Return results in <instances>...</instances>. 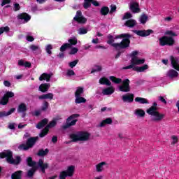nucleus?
Segmentation results:
<instances>
[{"label": "nucleus", "instance_id": "nucleus-1", "mask_svg": "<svg viewBox=\"0 0 179 179\" xmlns=\"http://www.w3.org/2000/svg\"><path fill=\"white\" fill-rule=\"evenodd\" d=\"M108 44L114 47L116 50H122L128 48L129 44H131V35L129 34H122L120 35H117L115 37L109 35L108 36Z\"/></svg>", "mask_w": 179, "mask_h": 179}, {"label": "nucleus", "instance_id": "nucleus-2", "mask_svg": "<svg viewBox=\"0 0 179 179\" xmlns=\"http://www.w3.org/2000/svg\"><path fill=\"white\" fill-rule=\"evenodd\" d=\"M72 142H87L90 140V133L87 131H78L70 134Z\"/></svg>", "mask_w": 179, "mask_h": 179}, {"label": "nucleus", "instance_id": "nucleus-3", "mask_svg": "<svg viewBox=\"0 0 179 179\" xmlns=\"http://www.w3.org/2000/svg\"><path fill=\"white\" fill-rule=\"evenodd\" d=\"M138 55H139L138 51H134L131 54V64L127 66L123 67V69H132L134 71V68H136V65H142L145 64V59L138 58Z\"/></svg>", "mask_w": 179, "mask_h": 179}, {"label": "nucleus", "instance_id": "nucleus-4", "mask_svg": "<svg viewBox=\"0 0 179 179\" xmlns=\"http://www.w3.org/2000/svg\"><path fill=\"white\" fill-rule=\"evenodd\" d=\"M0 157L1 159L6 157L7 162L10 164H19L21 160L19 156L16 157L15 159H13V154L8 150L0 153Z\"/></svg>", "mask_w": 179, "mask_h": 179}, {"label": "nucleus", "instance_id": "nucleus-5", "mask_svg": "<svg viewBox=\"0 0 179 179\" xmlns=\"http://www.w3.org/2000/svg\"><path fill=\"white\" fill-rule=\"evenodd\" d=\"M147 114L150 115V119L152 122H160L163 121L164 117H166L164 113H160L158 110L147 112Z\"/></svg>", "mask_w": 179, "mask_h": 179}, {"label": "nucleus", "instance_id": "nucleus-6", "mask_svg": "<svg viewBox=\"0 0 179 179\" xmlns=\"http://www.w3.org/2000/svg\"><path fill=\"white\" fill-rule=\"evenodd\" d=\"M59 120H61L59 117L54 118L39 134L40 138H44V136L48 134L50 128H54V127L57 125V122L59 121Z\"/></svg>", "mask_w": 179, "mask_h": 179}, {"label": "nucleus", "instance_id": "nucleus-7", "mask_svg": "<svg viewBox=\"0 0 179 179\" xmlns=\"http://www.w3.org/2000/svg\"><path fill=\"white\" fill-rule=\"evenodd\" d=\"M38 140V137H31L27 140V144H22L18 147V148L20 150H28L30 148H33V145Z\"/></svg>", "mask_w": 179, "mask_h": 179}, {"label": "nucleus", "instance_id": "nucleus-8", "mask_svg": "<svg viewBox=\"0 0 179 179\" xmlns=\"http://www.w3.org/2000/svg\"><path fill=\"white\" fill-rule=\"evenodd\" d=\"M27 163L28 166H29L30 167H32L31 169L28 171L27 176H28V177H33L34 173L37 170V165L36 164L35 162H33L31 157H29L27 159Z\"/></svg>", "mask_w": 179, "mask_h": 179}, {"label": "nucleus", "instance_id": "nucleus-9", "mask_svg": "<svg viewBox=\"0 0 179 179\" xmlns=\"http://www.w3.org/2000/svg\"><path fill=\"white\" fill-rule=\"evenodd\" d=\"M79 114H73L70 117L66 119V124L64 128H69V127H73V125H76V122H78V118H79Z\"/></svg>", "mask_w": 179, "mask_h": 179}, {"label": "nucleus", "instance_id": "nucleus-10", "mask_svg": "<svg viewBox=\"0 0 179 179\" xmlns=\"http://www.w3.org/2000/svg\"><path fill=\"white\" fill-rule=\"evenodd\" d=\"M159 45L164 47V45H173L174 44V38L170 36H162L159 38Z\"/></svg>", "mask_w": 179, "mask_h": 179}, {"label": "nucleus", "instance_id": "nucleus-11", "mask_svg": "<svg viewBox=\"0 0 179 179\" xmlns=\"http://www.w3.org/2000/svg\"><path fill=\"white\" fill-rule=\"evenodd\" d=\"M120 92H123L124 93H128L131 92V87H129V80L125 79L122 82V85L118 86Z\"/></svg>", "mask_w": 179, "mask_h": 179}, {"label": "nucleus", "instance_id": "nucleus-12", "mask_svg": "<svg viewBox=\"0 0 179 179\" xmlns=\"http://www.w3.org/2000/svg\"><path fill=\"white\" fill-rule=\"evenodd\" d=\"M106 169H108V164L106 162H101L95 165L96 173H103Z\"/></svg>", "mask_w": 179, "mask_h": 179}, {"label": "nucleus", "instance_id": "nucleus-13", "mask_svg": "<svg viewBox=\"0 0 179 179\" xmlns=\"http://www.w3.org/2000/svg\"><path fill=\"white\" fill-rule=\"evenodd\" d=\"M76 22H78V23H80L81 24H85L87 22V19L86 17H83L82 15V12L80 11H77L76 15L73 18Z\"/></svg>", "mask_w": 179, "mask_h": 179}, {"label": "nucleus", "instance_id": "nucleus-14", "mask_svg": "<svg viewBox=\"0 0 179 179\" xmlns=\"http://www.w3.org/2000/svg\"><path fill=\"white\" fill-rule=\"evenodd\" d=\"M129 9L133 13H141V8H139V3L136 1H131L129 3Z\"/></svg>", "mask_w": 179, "mask_h": 179}, {"label": "nucleus", "instance_id": "nucleus-15", "mask_svg": "<svg viewBox=\"0 0 179 179\" xmlns=\"http://www.w3.org/2000/svg\"><path fill=\"white\" fill-rule=\"evenodd\" d=\"M75 170H76L75 166L71 165L67 166V169L66 171H63L61 173H64L66 177H73V175L75 174Z\"/></svg>", "mask_w": 179, "mask_h": 179}, {"label": "nucleus", "instance_id": "nucleus-16", "mask_svg": "<svg viewBox=\"0 0 179 179\" xmlns=\"http://www.w3.org/2000/svg\"><path fill=\"white\" fill-rule=\"evenodd\" d=\"M36 164V169H41L42 173H45V170L48 169V163L44 162V159H39L38 162Z\"/></svg>", "mask_w": 179, "mask_h": 179}, {"label": "nucleus", "instance_id": "nucleus-17", "mask_svg": "<svg viewBox=\"0 0 179 179\" xmlns=\"http://www.w3.org/2000/svg\"><path fill=\"white\" fill-rule=\"evenodd\" d=\"M15 94L12 92H7L4 96L0 101V104L5 106V104H8V101H9V98L13 97Z\"/></svg>", "mask_w": 179, "mask_h": 179}, {"label": "nucleus", "instance_id": "nucleus-18", "mask_svg": "<svg viewBox=\"0 0 179 179\" xmlns=\"http://www.w3.org/2000/svg\"><path fill=\"white\" fill-rule=\"evenodd\" d=\"M121 97L123 103H132V101H134L135 95H134L132 93H127L122 95Z\"/></svg>", "mask_w": 179, "mask_h": 179}, {"label": "nucleus", "instance_id": "nucleus-19", "mask_svg": "<svg viewBox=\"0 0 179 179\" xmlns=\"http://www.w3.org/2000/svg\"><path fill=\"white\" fill-rule=\"evenodd\" d=\"M134 33L137 34V36H140L141 37H147V36H150V34L153 33V31L152 29H148V30H136L134 31Z\"/></svg>", "mask_w": 179, "mask_h": 179}, {"label": "nucleus", "instance_id": "nucleus-20", "mask_svg": "<svg viewBox=\"0 0 179 179\" xmlns=\"http://www.w3.org/2000/svg\"><path fill=\"white\" fill-rule=\"evenodd\" d=\"M134 114L137 118H143L145 115V110H143L141 108H136V110H134Z\"/></svg>", "mask_w": 179, "mask_h": 179}, {"label": "nucleus", "instance_id": "nucleus-21", "mask_svg": "<svg viewBox=\"0 0 179 179\" xmlns=\"http://www.w3.org/2000/svg\"><path fill=\"white\" fill-rule=\"evenodd\" d=\"M171 62L173 68L176 69V71H179V59L177 57H171Z\"/></svg>", "mask_w": 179, "mask_h": 179}, {"label": "nucleus", "instance_id": "nucleus-22", "mask_svg": "<svg viewBox=\"0 0 179 179\" xmlns=\"http://www.w3.org/2000/svg\"><path fill=\"white\" fill-rule=\"evenodd\" d=\"M114 92H115V89H114V87H109L102 90V94H103V96H108L113 94Z\"/></svg>", "mask_w": 179, "mask_h": 179}, {"label": "nucleus", "instance_id": "nucleus-23", "mask_svg": "<svg viewBox=\"0 0 179 179\" xmlns=\"http://www.w3.org/2000/svg\"><path fill=\"white\" fill-rule=\"evenodd\" d=\"M40 100H52L54 99V94L52 93H48L45 94H43L38 96Z\"/></svg>", "mask_w": 179, "mask_h": 179}, {"label": "nucleus", "instance_id": "nucleus-24", "mask_svg": "<svg viewBox=\"0 0 179 179\" xmlns=\"http://www.w3.org/2000/svg\"><path fill=\"white\" fill-rule=\"evenodd\" d=\"M50 86L51 85L48 83L41 84L39 86V90L40 92H42V93H45V92H48V89H50Z\"/></svg>", "mask_w": 179, "mask_h": 179}, {"label": "nucleus", "instance_id": "nucleus-25", "mask_svg": "<svg viewBox=\"0 0 179 179\" xmlns=\"http://www.w3.org/2000/svg\"><path fill=\"white\" fill-rule=\"evenodd\" d=\"M51 79V74H48L47 73H43L40 77L39 80H46V82H50Z\"/></svg>", "mask_w": 179, "mask_h": 179}, {"label": "nucleus", "instance_id": "nucleus-26", "mask_svg": "<svg viewBox=\"0 0 179 179\" xmlns=\"http://www.w3.org/2000/svg\"><path fill=\"white\" fill-rule=\"evenodd\" d=\"M149 66H148V64H145L142 66H136V67H134V70L136 72H144V71H146V69H148Z\"/></svg>", "mask_w": 179, "mask_h": 179}, {"label": "nucleus", "instance_id": "nucleus-27", "mask_svg": "<svg viewBox=\"0 0 179 179\" xmlns=\"http://www.w3.org/2000/svg\"><path fill=\"white\" fill-rule=\"evenodd\" d=\"M134 101L136 103H140V104H149V101L145 98L142 97H136Z\"/></svg>", "mask_w": 179, "mask_h": 179}, {"label": "nucleus", "instance_id": "nucleus-28", "mask_svg": "<svg viewBox=\"0 0 179 179\" xmlns=\"http://www.w3.org/2000/svg\"><path fill=\"white\" fill-rule=\"evenodd\" d=\"M26 111H27V106H26V103H22L18 106V113H26Z\"/></svg>", "mask_w": 179, "mask_h": 179}, {"label": "nucleus", "instance_id": "nucleus-29", "mask_svg": "<svg viewBox=\"0 0 179 179\" xmlns=\"http://www.w3.org/2000/svg\"><path fill=\"white\" fill-rule=\"evenodd\" d=\"M19 19H21L22 20H24V22H29L30 20L31 17L27 13H22L20 15H18Z\"/></svg>", "mask_w": 179, "mask_h": 179}, {"label": "nucleus", "instance_id": "nucleus-30", "mask_svg": "<svg viewBox=\"0 0 179 179\" xmlns=\"http://www.w3.org/2000/svg\"><path fill=\"white\" fill-rule=\"evenodd\" d=\"M112 123H113V120L111 119V117H108L100 123V127H106V125H108Z\"/></svg>", "mask_w": 179, "mask_h": 179}, {"label": "nucleus", "instance_id": "nucleus-31", "mask_svg": "<svg viewBox=\"0 0 179 179\" xmlns=\"http://www.w3.org/2000/svg\"><path fill=\"white\" fill-rule=\"evenodd\" d=\"M13 113H15V108H12L8 112H0V117H8V115H10V114H13Z\"/></svg>", "mask_w": 179, "mask_h": 179}, {"label": "nucleus", "instance_id": "nucleus-32", "mask_svg": "<svg viewBox=\"0 0 179 179\" xmlns=\"http://www.w3.org/2000/svg\"><path fill=\"white\" fill-rule=\"evenodd\" d=\"M99 83L101 85H106V86H111V82L104 77L99 79Z\"/></svg>", "mask_w": 179, "mask_h": 179}, {"label": "nucleus", "instance_id": "nucleus-33", "mask_svg": "<svg viewBox=\"0 0 179 179\" xmlns=\"http://www.w3.org/2000/svg\"><path fill=\"white\" fill-rule=\"evenodd\" d=\"M48 123V120L43 119L42 121L38 123V124H36V128L38 129H41V128H43V127H45V125H47Z\"/></svg>", "mask_w": 179, "mask_h": 179}, {"label": "nucleus", "instance_id": "nucleus-34", "mask_svg": "<svg viewBox=\"0 0 179 179\" xmlns=\"http://www.w3.org/2000/svg\"><path fill=\"white\" fill-rule=\"evenodd\" d=\"M167 76H169V78H177L178 76V72L173 69L169 70L167 73Z\"/></svg>", "mask_w": 179, "mask_h": 179}, {"label": "nucleus", "instance_id": "nucleus-35", "mask_svg": "<svg viewBox=\"0 0 179 179\" xmlns=\"http://www.w3.org/2000/svg\"><path fill=\"white\" fill-rule=\"evenodd\" d=\"M136 25V21L135 20H129L125 22V26L127 27H134Z\"/></svg>", "mask_w": 179, "mask_h": 179}, {"label": "nucleus", "instance_id": "nucleus-36", "mask_svg": "<svg viewBox=\"0 0 179 179\" xmlns=\"http://www.w3.org/2000/svg\"><path fill=\"white\" fill-rule=\"evenodd\" d=\"M110 80H111V82L115 83L116 85H120V83H122V79L118 78L115 76H110Z\"/></svg>", "mask_w": 179, "mask_h": 179}, {"label": "nucleus", "instance_id": "nucleus-37", "mask_svg": "<svg viewBox=\"0 0 179 179\" xmlns=\"http://www.w3.org/2000/svg\"><path fill=\"white\" fill-rule=\"evenodd\" d=\"M12 179H22V171H17L11 176Z\"/></svg>", "mask_w": 179, "mask_h": 179}, {"label": "nucleus", "instance_id": "nucleus-38", "mask_svg": "<svg viewBox=\"0 0 179 179\" xmlns=\"http://www.w3.org/2000/svg\"><path fill=\"white\" fill-rule=\"evenodd\" d=\"M148 19L149 17H148V15H146L145 14H143L141 15L139 20L142 24H145V23L148 22Z\"/></svg>", "mask_w": 179, "mask_h": 179}, {"label": "nucleus", "instance_id": "nucleus-39", "mask_svg": "<svg viewBox=\"0 0 179 179\" xmlns=\"http://www.w3.org/2000/svg\"><path fill=\"white\" fill-rule=\"evenodd\" d=\"M83 93V87H77L76 92H75V97L80 96Z\"/></svg>", "mask_w": 179, "mask_h": 179}, {"label": "nucleus", "instance_id": "nucleus-40", "mask_svg": "<svg viewBox=\"0 0 179 179\" xmlns=\"http://www.w3.org/2000/svg\"><path fill=\"white\" fill-rule=\"evenodd\" d=\"M75 103L80 104V103H86V99L82 96H76Z\"/></svg>", "mask_w": 179, "mask_h": 179}, {"label": "nucleus", "instance_id": "nucleus-41", "mask_svg": "<svg viewBox=\"0 0 179 179\" xmlns=\"http://www.w3.org/2000/svg\"><path fill=\"white\" fill-rule=\"evenodd\" d=\"M101 15H102L103 16H106L107 15H108V12H110V8H108V7H102L101 8Z\"/></svg>", "mask_w": 179, "mask_h": 179}, {"label": "nucleus", "instance_id": "nucleus-42", "mask_svg": "<svg viewBox=\"0 0 179 179\" xmlns=\"http://www.w3.org/2000/svg\"><path fill=\"white\" fill-rule=\"evenodd\" d=\"M68 44H70V48L72 47V45H76L78 44V38L76 37L71 38L69 39Z\"/></svg>", "mask_w": 179, "mask_h": 179}, {"label": "nucleus", "instance_id": "nucleus-43", "mask_svg": "<svg viewBox=\"0 0 179 179\" xmlns=\"http://www.w3.org/2000/svg\"><path fill=\"white\" fill-rule=\"evenodd\" d=\"M171 145H176V143H178V136L176 135H172L171 136Z\"/></svg>", "mask_w": 179, "mask_h": 179}, {"label": "nucleus", "instance_id": "nucleus-44", "mask_svg": "<svg viewBox=\"0 0 179 179\" xmlns=\"http://www.w3.org/2000/svg\"><path fill=\"white\" fill-rule=\"evenodd\" d=\"M87 31H88L87 29L85 27H81L78 29V34H80V36H82L83 34H87Z\"/></svg>", "mask_w": 179, "mask_h": 179}, {"label": "nucleus", "instance_id": "nucleus-45", "mask_svg": "<svg viewBox=\"0 0 179 179\" xmlns=\"http://www.w3.org/2000/svg\"><path fill=\"white\" fill-rule=\"evenodd\" d=\"M157 103L154 102L152 103V106L151 107H150L148 109H147L146 113L149 112V111H155V110H157Z\"/></svg>", "mask_w": 179, "mask_h": 179}, {"label": "nucleus", "instance_id": "nucleus-46", "mask_svg": "<svg viewBox=\"0 0 179 179\" xmlns=\"http://www.w3.org/2000/svg\"><path fill=\"white\" fill-rule=\"evenodd\" d=\"M92 2H93V0H84V8L85 9H87V8H90L92 5Z\"/></svg>", "mask_w": 179, "mask_h": 179}, {"label": "nucleus", "instance_id": "nucleus-47", "mask_svg": "<svg viewBox=\"0 0 179 179\" xmlns=\"http://www.w3.org/2000/svg\"><path fill=\"white\" fill-rule=\"evenodd\" d=\"M49 106H50V103H48V102L44 101L41 108V111H47V110L48 109Z\"/></svg>", "mask_w": 179, "mask_h": 179}, {"label": "nucleus", "instance_id": "nucleus-48", "mask_svg": "<svg viewBox=\"0 0 179 179\" xmlns=\"http://www.w3.org/2000/svg\"><path fill=\"white\" fill-rule=\"evenodd\" d=\"M101 69H102L101 66H99V65L95 66L92 70L91 73H94V72H100L101 71Z\"/></svg>", "mask_w": 179, "mask_h": 179}, {"label": "nucleus", "instance_id": "nucleus-49", "mask_svg": "<svg viewBox=\"0 0 179 179\" xmlns=\"http://www.w3.org/2000/svg\"><path fill=\"white\" fill-rule=\"evenodd\" d=\"M66 48H71V44L69 43H64L63 45L61 46L60 48V51L62 52H64Z\"/></svg>", "mask_w": 179, "mask_h": 179}, {"label": "nucleus", "instance_id": "nucleus-50", "mask_svg": "<svg viewBox=\"0 0 179 179\" xmlns=\"http://www.w3.org/2000/svg\"><path fill=\"white\" fill-rule=\"evenodd\" d=\"M51 50H52V45L48 44L45 46V51L48 54H52V52H51Z\"/></svg>", "mask_w": 179, "mask_h": 179}, {"label": "nucleus", "instance_id": "nucleus-51", "mask_svg": "<svg viewBox=\"0 0 179 179\" xmlns=\"http://www.w3.org/2000/svg\"><path fill=\"white\" fill-rule=\"evenodd\" d=\"M29 48L34 52L36 51L40 50V46L36 45H31L29 46Z\"/></svg>", "mask_w": 179, "mask_h": 179}, {"label": "nucleus", "instance_id": "nucleus-52", "mask_svg": "<svg viewBox=\"0 0 179 179\" xmlns=\"http://www.w3.org/2000/svg\"><path fill=\"white\" fill-rule=\"evenodd\" d=\"M78 62H79V60L76 59L74 60L73 62H71L70 63H69V66L70 68H75V66H76V65H78Z\"/></svg>", "mask_w": 179, "mask_h": 179}, {"label": "nucleus", "instance_id": "nucleus-53", "mask_svg": "<svg viewBox=\"0 0 179 179\" xmlns=\"http://www.w3.org/2000/svg\"><path fill=\"white\" fill-rule=\"evenodd\" d=\"M47 153H48V149H45V150H41L38 152V156H45V155H47Z\"/></svg>", "mask_w": 179, "mask_h": 179}, {"label": "nucleus", "instance_id": "nucleus-54", "mask_svg": "<svg viewBox=\"0 0 179 179\" xmlns=\"http://www.w3.org/2000/svg\"><path fill=\"white\" fill-rule=\"evenodd\" d=\"M7 31H9V27H3L0 28V36L2 34V33H7Z\"/></svg>", "mask_w": 179, "mask_h": 179}, {"label": "nucleus", "instance_id": "nucleus-55", "mask_svg": "<svg viewBox=\"0 0 179 179\" xmlns=\"http://www.w3.org/2000/svg\"><path fill=\"white\" fill-rule=\"evenodd\" d=\"M66 76H75V71H73V70H72V69H69V70H67Z\"/></svg>", "mask_w": 179, "mask_h": 179}, {"label": "nucleus", "instance_id": "nucleus-56", "mask_svg": "<svg viewBox=\"0 0 179 179\" xmlns=\"http://www.w3.org/2000/svg\"><path fill=\"white\" fill-rule=\"evenodd\" d=\"M78 51H79L78 48H73L71 49L69 54L71 55H73L76 54V52H78Z\"/></svg>", "mask_w": 179, "mask_h": 179}, {"label": "nucleus", "instance_id": "nucleus-57", "mask_svg": "<svg viewBox=\"0 0 179 179\" xmlns=\"http://www.w3.org/2000/svg\"><path fill=\"white\" fill-rule=\"evenodd\" d=\"M131 17H132V14L131 13H126L122 19L125 20V19H131Z\"/></svg>", "mask_w": 179, "mask_h": 179}, {"label": "nucleus", "instance_id": "nucleus-58", "mask_svg": "<svg viewBox=\"0 0 179 179\" xmlns=\"http://www.w3.org/2000/svg\"><path fill=\"white\" fill-rule=\"evenodd\" d=\"M165 34L168 36H173L174 37L177 36V34L174 33L173 31H166Z\"/></svg>", "mask_w": 179, "mask_h": 179}, {"label": "nucleus", "instance_id": "nucleus-59", "mask_svg": "<svg viewBox=\"0 0 179 179\" xmlns=\"http://www.w3.org/2000/svg\"><path fill=\"white\" fill-rule=\"evenodd\" d=\"M117 10V6L116 5H112L110 6V13H113Z\"/></svg>", "mask_w": 179, "mask_h": 179}, {"label": "nucleus", "instance_id": "nucleus-60", "mask_svg": "<svg viewBox=\"0 0 179 179\" xmlns=\"http://www.w3.org/2000/svg\"><path fill=\"white\" fill-rule=\"evenodd\" d=\"M159 101H162V103H164V104H167V101H166L163 96H159Z\"/></svg>", "mask_w": 179, "mask_h": 179}, {"label": "nucleus", "instance_id": "nucleus-61", "mask_svg": "<svg viewBox=\"0 0 179 179\" xmlns=\"http://www.w3.org/2000/svg\"><path fill=\"white\" fill-rule=\"evenodd\" d=\"M7 3H10V0H3L1 3V6H5Z\"/></svg>", "mask_w": 179, "mask_h": 179}, {"label": "nucleus", "instance_id": "nucleus-62", "mask_svg": "<svg viewBox=\"0 0 179 179\" xmlns=\"http://www.w3.org/2000/svg\"><path fill=\"white\" fill-rule=\"evenodd\" d=\"M59 179H66V176L64 173H60Z\"/></svg>", "mask_w": 179, "mask_h": 179}, {"label": "nucleus", "instance_id": "nucleus-63", "mask_svg": "<svg viewBox=\"0 0 179 179\" xmlns=\"http://www.w3.org/2000/svg\"><path fill=\"white\" fill-rule=\"evenodd\" d=\"M164 22H171L173 20V17L168 16L164 19Z\"/></svg>", "mask_w": 179, "mask_h": 179}, {"label": "nucleus", "instance_id": "nucleus-64", "mask_svg": "<svg viewBox=\"0 0 179 179\" xmlns=\"http://www.w3.org/2000/svg\"><path fill=\"white\" fill-rule=\"evenodd\" d=\"M40 114H41V111L40 110H35L34 112H33V115H35L36 117H38Z\"/></svg>", "mask_w": 179, "mask_h": 179}]
</instances>
